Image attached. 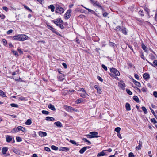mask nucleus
Returning a JSON list of instances; mask_svg holds the SVG:
<instances>
[{"label": "nucleus", "instance_id": "obj_21", "mask_svg": "<svg viewBox=\"0 0 157 157\" xmlns=\"http://www.w3.org/2000/svg\"><path fill=\"white\" fill-rule=\"evenodd\" d=\"M94 88L97 90V92L98 93L101 94V91L100 89L99 88L98 85H95L94 86Z\"/></svg>", "mask_w": 157, "mask_h": 157}, {"label": "nucleus", "instance_id": "obj_8", "mask_svg": "<svg viewBox=\"0 0 157 157\" xmlns=\"http://www.w3.org/2000/svg\"><path fill=\"white\" fill-rule=\"evenodd\" d=\"M52 22H53L54 24H55L56 25L60 27L61 29H64L63 26L60 23L58 22L57 21H56L55 20H52Z\"/></svg>", "mask_w": 157, "mask_h": 157}, {"label": "nucleus", "instance_id": "obj_61", "mask_svg": "<svg viewBox=\"0 0 157 157\" xmlns=\"http://www.w3.org/2000/svg\"><path fill=\"white\" fill-rule=\"evenodd\" d=\"M13 31V30L12 29H10V30H8V31H7V34H8V35H9L10 34V33H12Z\"/></svg>", "mask_w": 157, "mask_h": 157}, {"label": "nucleus", "instance_id": "obj_60", "mask_svg": "<svg viewBox=\"0 0 157 157\" xmlns=\"http://www.w3.org/2000/svg\"><path fill=\"white\" fill-rule=\"evenodd\" d=\"M128 157H134V155L132 152H130L128 154Z\"/></svg>", "mask_w": 157, "mask_h": 157}, {"label": "nucleus", "instance_id": "obj_43", "mask_svg": "<svg viewBox=\"0 0 157 157\" xmlns=\"http://www.w3.org/2000/svg\"><path fill=\"white\" fill-rule=\"evenodd\" d=\"M51 148L52 149L55 150H57L58 149V148L57 147L54 145L52 146Z\"/></svg>", "mask_w": 157, "mask_h": 157}, {"label": "nucleus", "instance_id": "obj_42", "mask_svg": "<svg viewBox=\"0 0 157 157\" xmlns=\"http://www.w3.org/2000/svg\"><path fill=\"white\" fill-rule=\"evenodd\" d=\"M121 130V128L119 127H117L115 128V131L117 133L120 132Z\"/></svg>", "mask_w": 157, "mask_h": 157}, {"label": "nucleus", "instance_id": "obj_30", "mask_svg": "<svg viewBox=\"0 0 157 157\" xmlns=\"http://www.w3.org/2000/svg\"><path fill=\"white\" fill-rule=\"evenodd\" d=\"M140 56L141 57V58L143 60H146H146L147 59L144 57L143 52H140Z\"/></svg>", "mask_w": 157, "mask_h": 157}, {"label": "nucleus", "instance_id": "obj_17", "mask_svg": "<svg viewBox=\"0 0 157 157\" xmlns=\"http://www.w3.org/2000/svg\"><path fill=\"white\" fill-rule=\"evenodd\" d=\"M64 75L63 74H62L60 75L59 76H58V79L59 81H62L64 79V78L63 77Z\"/></svg>", "mask_w": 157, "mask_h": 157}, {"label": "nucleus", "instance_id": "obj_47", "mask_svg": "<svg viewBox=\"0 0 157 157\" xmlns=\"http://www.w3.org/2000/svg\"><path fill=\"white\" fill-rule=\"evenodd\" d=\"M12 52L13 53V54L15 55V56H18V55L17 51H15V50H12Z\"/></svg>", "mask_w": 157, "mask_h": 157}, {"label": "nucleus", "instance_id": "obj_53", "mask_svg": "<svg viewBox=\"0 0 157 157\" xmlns=\"http://www.w3.org/2000/svg\"><path fill=\"white\" fill-rule=\"evenodd\" d=\"M2 42L3 45H6L7 44V41L5 39H2Z\"/></svg>", "mask_w": 157, "mask_h": 157}, {"label": "nucleus", "instance_id": "obj_6", "mask_svg": "<svg viewBox=\"0 0 157 157\" xmlns=\"http://www.w3.org/2000/svg\"><path fill=\"white\" fill-rule=\"evenodd\" d=\"M13 130L16 132H18L20 131H21L23 132H24V131L25 130V128L23 127H22L19 126L17 127V128H14Z\"/></svg>", "mask_w": 157, "mask_h": 157}, {"label": "nucleus", "instance_id": "obj_12", "mask_svg": "<svg viewBox=\"0 0 157 157\" xmlns=\"http://www.w3.org/2000/svg\"><path fill=\"white\" fill-rule=\"evenodd\" d=\"M69 149L67 147H61L59 148V150L60 151H65L67 152L69 151Z\"/></svg>", "mask_w": 157, "mask_h": 157}, {"label": "nucleus", "instance_id": "obj_4", "mask_svg": "<svg viewBox=\"0 0 157 157\" xmlns=\"http://www.w3.org/2000/svg\"><path fill=\"white\" fill-rule=\"evenodd\" d=\"M65 109L67 111L72 112L74 111H76L77 109H76L72 107L67 105L64 106Z\"/></svg>", "mask_w": 157, "mask_h": 157}, {"label": "nucleus", "instance_id": "obj_7", "mask_svg": "<svg viewBox=\"0 0 157 157\" xmlns=\"http://www.w3.org/2000/svg\"><path fill=\"white\" fill-rule=\"evenodd\" d=\"M71 9H69L68 10L64 15V17L65 19H68L71 16Z\"/></svg>", "mask_w": 157, "mask_h": 157}, {"label": "nucleus", "instance_id": "obj_35", "mask_svg": "<svg viewBox=\"0 0 157 157\" xmlns=\"http://www.w3.org/2000/svg\"><path fill=\"white\" fill-rule=\"evenodd\" d=\"M133 100L135 101L136 102L139 103V100L138 97L136 96H134L133 97Z\"/></svg>", "mask_w": 157, "mask_h": 157}, {"label": "nucleus", "instance_id": "obj_25", "mask_svg": "<svg viewBox=\"0 0 157 157\" xmlns=\"http://www.w3.org/2000/svg\"><path fill=\"white\" fill-rule=\"evenodd\" d=\"M133 82L136 86L139 87H140V84L139 82L135 80H133Z\"/></svg>", "mask_w": 157, "mask_h": 157}, {"label": "nucleus", "instance_id": "obj_14", "mask_svg": "<svg viewBox=\"0 0 157 157\" xmlns=\"http://www.w3.org/2000/svg\"><path fill=\"white\" fill-rule=\"evenodd\" d=\"M39 135L41 137L45 136L47 135V133L45 132L40 131L38 132Z\"/></svg>", "mask_w": 157, "mask_h": 157}, {"label": "nucleus", "instance_id": "obj_54", "mask_svg": "<svg viewBox=\"0 0 157 157\" xmlns=\"http://www.w3.org/2000/svg\"><path fill=\"white\" fill-rule=\"evenodd\" d=\"M143 12L142 10H140L138 12L139 14L141 15L142 16H144V15L143 14Z\"/></svg>", "mask_w": 157, "mask_h": 157}, {"label": "nucleus", "instance_id": "obj_3", "mask_svg": "<svg viewBox=\"0 0 157 157\" xmlns=\"http://www.w3.org/2000/svg\"><path fill=\"white\" fill-rule=\"evenodd\" d=\"M6 138V141L8 143L10 142L11 141H13V143L15 142L14 139V137L11 136L9 135H6L5 136Z\"/></svg>", "mask_w": 157, "mask_h": 157}, {"label": "nucleus", "instance_id": "obj_27", "mask_svg": "<svg viewBox=\"0 0 157 157\" xmlns=\"http://www.w3.org/2000/svg\"><path fill=\"white\" fill-rule=\"evenodd\" d=\"M104 150H103L102 151L99 152L98 153L97 155V157H99L100 156H104L105 155V153L103 151Z\"/></svg>", "mask_w": 157, "mask_h": 157}, {"label": "nucleus", "instance_id": "obj_23", "mask_svg": "<svg viewBox=\"0 0 157 157\" xmlns=\"http://www.w3.org/2000/svg\"><path fill=\"white\" fill-rule=\"evenodd\" d=\"M122 33L124 35H126L127 34V32L126 31V28L125 27H123L121 30Z\"/></svg>", "mask_w": 157, "mask_h": 157}, {"label": "nucleus", "instance_id": "obj_64", "mask_svg": "<svg viewBox=\"0 0 157 157\" xmlns=\"http://www.w3.org/2000/svg\"><path fill=\"white\" fill-rule=\"evenodd\" d=\"M44 150H45L46 151L49 152L50 151V149L48 148V147H46L44 148Z\"/></svg>", "mask_w": 157, "mask_h": 157}, {"label": "nucleus", "instance_id": "obj_52", "mask_svg": "<svg viewBox=\"0 0 157 157\" xmlns=\"http://www.w3.org/2000/svg\"><path fill=\"white\" fill-rule=\"evenodd\" d=\"M56 21L60 23H62L63 22V20L61 18H58Z\"/></svg>", "mask_w": 157, "mask_h": 157}, {"label": "nucleus", "instance_id": "obj_57", "mask_svg": "<svg viewBox=\"0 0 157 157\" xmlns=\"http://www.w3.org/2000/svg\"><path fill=\"white\" fill-rule=\"evenodd\" d=\"M144 10L148 14L149 13V9L147 8H145L144 9Z\"/></svg>", "mask_w": 157, "mask_h": 157}, {"label": "nucleus", "instance_id": "obj_26", "mask_svg": "<svg viewBox=\"0 0 157 157\" xmlns=\"http://www.w3.org/2000/svg\"><path fill=\"white\" fill-rule=\"evenodd\" d=\"M125 107L127 111H130L131 110L130 105L129 104L126 103L125 105Z\"/></svg>", "mask_w": 157, "mask_h": 157}, {"label": "nucleus", "instance_id": "obj_13", "mask_svg": "<svg viewBox=\"0 0 157 157\" xmlns=\"http://www.w3.org/2000/svg\"><path fill=\"white\" fill-rule=\"evenodd\" d=\"M143 77L146 81H147L150 78V75L148 73H145L143 74Z\"/></svg>", "mask_w": 157, "mask_h": 157}, {"label": "nucleus", "instance_id": "obj_2", "mask_svg": "<svg viewBox=\"0 0 157 157\" xmlns=\"http://www.w3.org/2000/svg\"><path fill=\"white\" fill-rule=\"evenodd\" d=\"M64 11V9L59 6V5H57L56 7V9L55 12L56 13L62 14L63 13Z\"/></svg>", "mask_w": 157, "mask_h": 157}, {"label": "nucleus", "instance_id": "obj_11", "mask_svg": "<svg viewBox=\"0 0 157 157\" xmlns=\"http://www.w3.org/2000/svg\"><path fill=\"white\" fill-rule=\"evenodd\" d=\"M139 145L136 147V150H140L141 149L142 143L141 141L139 140L138 143Z\"/></svg>", "mask_w": 157, "mask_h": 157}, {"label": "nucleus", "instance_id": "obj_32", "mask_svg": "<svg viewBox=\"0 0 157 157\" xmlns=\"http://www.w3.org/2000/svg\"><path fill=\"white\" fill-rule=\"evenodd\" d=\"M32 123V122L31 120L30 119H28L26 121L25 123V124L26 125H29L31 124Z\"/></svg>", "mask_w": 157, "mask_h": 157}, {"label": "nucleus", "instance_id": "obj_48", "mask_svg": "<svg viewBox=\"0 0 157 157\" xmlns=\"http://www.w3.org/2000/svg\"><path fill=\"white\" fill-rule=\"evenodd\" d=\"M87 94L86 92H83V93L81 94V96L83 98H86V96Z\"/></svg>", "mask_w": 157, "mask_h": 157}, {"label": "nucleus", "instance_id": "obj_9", "mask_svg": "<svg viewBox=\"0 0 157 157\" xmlns=\"http://www.w3.org/2000/svg\"><path fill=\"white\" fill-rule=\"evenodd\" d=\"M125 85L124 83L122 81H121L120 82L118 83L119 86L123 90L124 89Z\"/></svg>", "mask_w": 157, "mask_h": 157}, {"label": "nucleus", "instance_id": "obj_19", "mask_svg": "<svg viewBox=\"0 0 157 157\" xmlns=\"http://www.w3.org/2000/svg\"><path fill=\"white\" fill-rule=\"evenodd\" d=\"M54 124L58 127H61L62 126V123L59 121L55 122Z\"/></svg>", "mask_w": 157, "mask_h": 157}, {"label": "nucleus", "instance_id": "obj_16", "mask_svg": "<svg viewBox=\"0 0 157 157\" xmlns=\"http://www.w3.org/2000/svg\"><path fill=\"white\" fill-rule=\"evenodd\" d=\"M149 58L151 60H153L156 59V57L154 54L150 53L148 55Z\"/></svg>", "mask_w": 157, "mask_h": 157}, {"label": "nucleus", "instance_id": "obj_51", "mask_svg": "<svg viewBox=\"0 0 157 157\" xmlns=\"http://www.w3.org/2000/svg\"><path fill=\"white\" fill-rule=\"evenodd\" d=\"M16 140L17 142H20L22 141L21 138L19 137H17L16 138Z\"/></svg>", "mask_w": 157, "mask_h": 157}, {"label": "nucleus", "instance_id": "obj_45", "mask_svg": "<svg viewBox=\"0 0 157 157\" xmlns=\"http://www.w3.org/2000/svg\"><path fill=\"white\" fill-rule=\"evenodd\" d=\"M10 106L12 107L17 108L18 106V105L15 103H12L10 104Z\"/></svg>", "mask_w": 157, "mask_h": 157}, {"label": "nucleus", "instance_id": "obj_28", "mask_svg": "<svg viewBox=\"0 0 157 157\" xmlns=\"http://www.w3.org/2000/svg\"><path fill=\"white\" fill-rule=\"evenodd\" d=\"M48 108L50 109L53 111H55L56 110L54 106L52 104H49L48 106Z\"/></svg>", "mask_w": 157, "mask_h": 157}, {"label": "nucleus", "instance_id": "obj_38", "mask_svg": "<svg viewBox=\"0 0 157 157\" xmlns=\"http://www.w3.org/2000/svg\"><path fill=\"white\" fill-rule=\"evenodd\" d=\"M96 6H97L98 7L100 8L102 10H104V8L99 3H98L96 5Z\"/></svg>", "mask_w": 157, "mask_h": 157}, {"label": "nucleus", "instance_id": "obj_44", "mask_svg": "<svg viewBox=\"0 0 157 157\" xmlns=\"http://www.w3.org/2000/svg\"><path fill=\"white\" fill-rule=\"evenodd\" d=\"M42 113L43 114H45L46 115H48L49 114V112L46 110H42Z\"/></svg>", "mask_w": 157, "mask_h": 157}, {"label": "nucleus", "instance_id": "obj_36", "mask_svg": "<svg viewBox=\"0 0 157 157\" xmlns=\"http://www.w3.org/2000/svg\"><path fill=\"white\" fill-rule=\"evenodd\" d=\"M0 95L3 97H6L5 93L3 91L1 90H0Z\"/></svg>", "mask_w": 157, "mask_h": 157}, {"label": "nucleus", "instance_id": "obj_37", "mask_svg": "<svg viewBox=\"0 0 157 157\" xmlns=\"http://www.w3.org/2000/svg\"><path fill=\"white\" fill-rule=\"evenodd\" d=\"M69 142L72 144H73L75 145L76 146H78L79 145V144L76 143V142L75 141L70 140Z\"/></svg>", "mask_w": 157, "mask_h": 157}, {"label": "nucleus", "instance_id": "obj_24", "mask_svg": "<svg viewBox=\"0 0 157 157\" xmlns=\"http://www.w3.org/2000/svg\"><path fill=\"white\" fill-rule=\"evenodd\" d=\"M47 26H48V29L52 31L53 33H54V32L56 30V29L54 28L49 25H47Z\"/></svg>", "mask_w": 157, "mask_h": 157}, {"label": "nucleus", "instance_id": "obj_18", "mask_svg": "<svg viewBox=\"0 0 157 157\" xmlns=\"http://www.w3.org/2000/svg\"><path fill=\"white\" fill-rule=\"evenodd\" d=\"M85 9L87 10L89 12H90L91 14L97 15V13L94 11L87 8H85Z\"/></svg>", "mask_w": 157, "mask_h": 157}, {"label": "nucleus", "instance_id": "obj_34", "mask_svg": "<svg viewBox=\"0 0 157 157\" xmlns=\"http://www.w3.org/2000/svg\"><path fill=\"white\" fill-rule=\"evenodd\" d=\"M91 4L94 6H96V5L98 2L97 1H94V0H90Z\"/></svg>", "mask_w": 157, "mask_h": 157}, {"label": "nucleus", "instance_id": "obj_22", "mask_svg": "<svg viewBox=\"0 0 157 157\" xmlns=\"http://www.w3.org/2000/svg\"><path fill=\"white\" fill-rule=\"evenodd\" d=\"M45 120L47 121H54L55 119L54 118L50 117H46Z\"/></svg>", "mask_w": 157, "mask_h": 157}, {"label": "nucleus", "instance_id": "obj_41", "mask_svg": "<svg viewBox=\"0 0 157 157\" xmlns=\"http://www.w3.org/2000/svg\"><path fill=\"white\" fill-rule=\"evenodd\" d=\"M102 10V14H103V16L104 17H107L108 15V13L106 12H104V10Z\"/></svg>", "mask_w": 157, "mask_h": 157}, {"label": "nucleus", "instance_id": "obj_29", "mask_svg": "<svg viewBox=\"0 0 157 157\" xmlns=\"http://www.w3.org/2000/svg\"><path fill=\"white\" fill-rule=\"evenodd\" d=\"M141 47L142 49L144 51V52H146L147 50V48L144 44L143 43H142L141 44Z\"/></svg>", "mask_w": 157, "mask_h": 157}, {"label": "nucleus", "instance_id": "obj_55", "mask_svg": "<svg viewBox=\"0 0 157 157\" xmlns=\"http://www.w3.org/2000/svg\"><path fill=\"white\" fill-rule=\"evenodd\" d=\"M82 100L81 99H78L76 101V102L77 104L80 103L82 101Z\"/></svg>", "mask_w": 157, "mask_h": 157}, {"label": "nucleus", "instance_id": "obj_59", "mask_svg": "<svg viewBox=\"0 0 157 157\" xmlns=\"http://www.w3.org/2000/svg\"><path fill=\"white\" fill-rule=\"evenodd\" d=\"M74 92V90H69L68 91V93L69 94H72V93Z\"/></svg>", "mask_w": 157, "mask_h": 157}, {"label": "nucleus", "instance_id": "obj_10", "mask_svg": "<svg viewBox=\"0 0 157 157\" xmlns=\"http://www.w3.org/2000/svg\"><path fill=\"white\" fill-rule=\"evenodd\" d=\"M146 61L153 67H155V66H157V60H154L153 62V64L149 61L147 60H146Z\"/></svg>", "mask_w": 157, "mask_h": 157}, {"label": "nucleus", "instance_id": "obj_1", "mask_svg": "<svg viewBox=\"0 0 157 157\" xmlns=\"http://www.w3.org/2000/svg\"><path fill=\"white\" fill-rule=\"evenodd\" d=\"M28 36L25 34H19L13 37V40L24 41L27 39Z\"/></svg>", "mask_w": 157, "mask_h": 157}, {"label": "nucleus", "instance_id": "obj_31", "mask_svg": "<svg viewBox=\"0 0 157 157\" xmlns=\"http://www.w3.org/2000/svg\"><path fill=\"white\" fill-rule=\"evenodd\" d=\"M48 8L51 9L52 12L54 11L55 7L53 5H51L48 6Z\"/></svg>", "mask_w": 157, "mask_h": 157}, {"label": "nucleus", "instance_id": "obj_33", "mask_svg": "<svg viewBox=\"0 0 157 157\" xmlns=\"http://www.w3.org/2000/svg\"><path fill=\"white\" fill-rule=\"evenodd\" d=\"M86 150V147H83L81 149H80L79 151V152L80 154H83L84 153V152Z\"/></svg>", "mask_w": 157, "mask_h": 157}, {"label": "nucleus", "instance_id": "obj_58", "mask_svg": "<svg viewBox=\"0 0 157 157\" xmlns=\"http://www.w3.org/2000/svg\"><path fill=\"white\" fill-rule=\"evenodd\" d=\"M151 121L152 122L154 123V124L157 123V121L155 120V119L154 118L151 119Z\"/></svg>", "mask_w": 157, "mask_h": 157}, {"label": "nucleus", "instance_id": "obj_15", "mask_svg": "<svg viewBox=\"0 0 157 157\" xmlns=\"http://www.w3.org/2000/svg\"><path fill=\"white\" fill-rule=\"evenodd\" d=\"M90 134H91L92 136H94V138H97L99 137L97 135L98 133L96 132H90Z\"/></svg>", "mask_w": 157, "mask_h": 157}, {"label": "nucleus", "instance_id": "obj_56", "mask_svg": "<svg viewBox=\"0 0 157 157\" xmlns=\"http://www.w3.org/2000/svg\"><path fill=\"white\" fill-rule=\"evenodd\" d=\"M102 67L106 71L107 70V68L106 66L104 64H102L101 65Z\"/></svg>", "mask_w": 157, "mask_h": 157}, {"label": "nucleus", "instance_id": "obj_46", "mask_svg": "<svg viewBox=\"0 0 157 157\" xmlns=\"http://www.w3.org/2000/svg\"><path fill=\"white\" fill-rule=\"evenodd\" d=\"M24 7L25 9H27V10H28L30 12H32V10L30 8H29V7H28V6H26L25 5H24Z\"/></svg>", "mask_w": 157, "mask_h": 157}, {"label": "nucleus", "instance_id": "obj_50", "mask_svg": "<svg viewBox=\"0 0 157 157\" xmlns=\"http://www.w3.org/2000/svg\"><path fill=\"white\" fill-rule=\"evenodd\" d=\"M126 91L127 93L129 95H131L132 94V92L130 91V90L128 89H126Z\"/></svg>", "mask_w": 157, "mask_h": 157}, {"label": "nucleus", "instance_id": "obj_49", "mask_svg": "<svg viewBox=\"0 0 157 157\" xmlns=\"http://www.w3.org/2000/svg\"><path fill=\"white\" fill-rule=\"evenodd\" d=\"M88 138H94V136H92L91 134H87L85 135Z\"/></svg>", "mask_w": 157, "mask_h": 157}, {"label": "nucleus", "instance_id": "obj_62", "mask_svg": "<svg viewBox=\"0 0 157 157\" xmlns=\"http://www.w3.org/2000/svg\"><path fill=\"white\" fill-rule=\"evenodd\" d=\"M153 95L155 97L157 98V91H154L153 92Z\"/></svg>", "mask_w": 157, "mask_h": 157}, {"label": "nucleus", "instance_id": "obj_39", "mask_svg": "<svg viewBox=\"0 0 157 157\" xmlns=\"http://www.w3.org/2000/svg\"><path fill=\"white\" fill-rule=\"evenodd\" d=\"M142 109L143 110V111L144 112V113L145 114H147L148 113L146 109V108L144 107L143 106L142 107Z\"/></svg>", "mask_w": 157, "mask_h": 157}, {"label": "nucleus", "instance_id": "obj_5", "mask_svg": "<svg viewBox=\"0 0 157 157\" xmlns=\"http://www.w3.org/2000/svg\"><path fill=\"white\" fill-rule=\"evenodd\" d=\"M110 71L111 73H113L115 76H119L120 74L119 71L116 68H111Z\"/></svg>", "mask_w": 157, "mask_h": 157}, {"label": "nucleus", "instance_id": "obj_40", "mask_svg": "<svg viewBox=\"0 0 157 157\" xmlns=\"http://www.w3.org/2000/svg\"><path fill=\"white\" fill-rule=\"evenodd\" d=\"M122 29L121 26H117L115 30L116 31H121Z\"/></svg>", "mask_w": 157, "mask_h": 157}, {"label": "nucleus", "instance_id": "obj_63", "mask_svg": "<svg viewBox=\"0 0 157 157\" xmlns=\"http://www.w3.org/2000/svg\"><path fill=\"white\" fill-rule=\"evenodd\" d=\"M78 91H81L83 92H86L85 90L83 88H79V90H78Z\"/></svg>", "mask_w": 157, "mask_h": 157}, {"label": "nucleus", "instance_id": "obj_20", "mask_svg": "<svg viewBox=\"0 0 157 157\" xmlns=\"http://www.w3.org/2000/svg\"><path fill=\"white\" fill-rule=\"evenodd\" d=\"M8 148L7 147H4L2 148V152L3 154H6Z\"/></svg>", "mask_w": 157, "mask_h": 157}]
</instances>
